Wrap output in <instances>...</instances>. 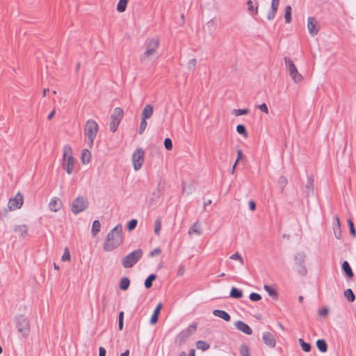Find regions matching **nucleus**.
<instances>
[{
    "instance_id": "obj_28",
    "label": "nucleus",
    "mask_w": 356,
    "mask_h": 356,
    "mask_svg": "<svg viewBox=\"0 0 356 356\" xmlns=\"http://www.w3.org/2000/svg\"><path fill=\"white\" fill-rule=\"evenodd\" d=\"M247 6H248V11L249 13L254 16L256 15H257L258 13V5L257 4V6L254 7V3H253V1H251V0H248L246 3Z\"/></svg>"
},
{
    "instance_id": "obj_36",
    "label": "nucleus",
    "mask_w": 356,
    "mask_h": 356,
    "mask_svg": "<svg viewBox=\"0 0 356 356\" xmlns=\"http://www.w3.org/2000/svg\"><path fill=\"white\" fill-rule=\"evenodd\" d=\"M291 7L286 6L285 7L284 18L286 23H290L291 22Z\"/></svg>"
},
{
    "instance_id": "obj_52",
    "label": "nucleus",
    "mask_w": 356,
    "mask_h": 356,
    "mask_svg": "<svg viewBox=\"0 0 356 356\" xmlns=\"http://www.w3.org/2000/svg\"><path fill=\"white\" fill-rule=\"evenodd\" d=\"M277 11V10L271 8L270 10L268 13L267 19L268 20L273 19L275 18V17Z\"/></svg>"
},
{
    "instance_id": "obj_9",
    "label": "nucleus",
    "mask_w": 356,
    "mask_h": 356,
    "mask_svg": "<svg viewBox=\"0 0 356 356\" xmlns=\"http://www.w3.org/2000/svg\"><path fill=\"white\" fill-rule=\"evenodd\" d=\"M306 254L303 252H297L294 256V261L297 268V271L301 276H305L307 274V269L305 266Z\"/></svg>"
},
{
    "instance_id": "obj_35",
    "label": "nucleus",
    "mask_w": 356,
    "mask_h": 356,
    "mask_svg": "<svg viewBox=\"0 0 356 356\" xmlns=\"http://www.w3.org/2000/svg\"><path fill=\"white\" fill-rule=\"evenodd\" d=\"M209 347V344L204 341H197L196 343V348L203 351L207 350Z\"/></svg>"
},
{
    "instance_id": "obj_18",
    "label": "nucleus",
    "mask_w": 356,
    "mask_h": 356,
    "mask_svg": "<svg viewBox=\"0 0 356 356\" xmlns=\"http://www.w3.org/2000/svg\"><path fill=\"white\" fill-rule=\"evenodd\" d=\"M341 269L343 272L344 275L352 279L354 277L353 271L349 264V263L347 261H343L341 264Z\"/></svg>"
},
{
    "instance_id": "obj_59",
    "label": "nucleus",
    "mask_w": 356,
    "mask_h": 356,
    "mask_svg": "<svg viewBox=\"0 0 356 356\" xmlns=\"http://www.w3.org/2000/svg\"><path fill=\"white\" fill-rule=\"evenodd\" d=\"M106 349L104 347L100 346L99 348V356H106Z\"/></svg>"
},
{
    "instance_id": "obj_11",
    "label": "nucleus",
    "mask_w": 356,
    "mask_h": 356,
    "mask_svg": "<svg viewBox=\"0 0 356 356\" xmlns=\"http://www.w3.org/2000/svg\"><path fill=\"white\" fill-rule=\"evenodd\" d=\"M132 162L135 170L141 168L144 162V151L142 148H137L132 155Z\"/></svg>"
},
{
    "instance_id": "obj_58",
    "label": "nucleus",
    "mask_w": 356,
    "mask_h": 356,
    "mask_svg": "<svg viewBox=\"0 0 356 356\" xmlns=\"http://www.w3.org/2000/svg\"><path fill=\"white\" fill-rule=\"evenodd\" d=\"M243 152L241 149H238L237 150V159L236 160V163H238V161L241 160L242 158H243Z\"/></svg>"
},
{
    "instance_id": "obj_21",
    "label": "nucleus",
    "mask_w": 356,
    "mask_h": 356,
    "mask_svg": "<svg viewBox=\"0 0 356 356\" xmlns=\"http://www.w3.org/2000/svg\"><path fill=\"white\" fill-rule=\"evenodd\" d=\"M213 314L215 316L219 317L225 321H229L231 320L230 315L224 310L214 309L213 311Z\"/></svg>"
},
{
    "instance_id": "obj_49",
    "label": "nucleus",
    "mask_w": 356,
    "mask_h": 356,
    "mask_svg": "<svg viewBox=\"0 0 356 356\" xmlns=\"http://www.w3.org/2000/svg\"><path fill=\"white\" fill-rule=\"evenodd\" d=\"M164 146L167 150H171L172 149V142L170 138H166L164 140Z\"/></svg>"
},
{
    "instance_id": "obj_5",
    "label": "nucleus",
    "mask_w": 356,
    "mask_h": 356,
    "mask_svg": "<svg viewBox=\"0 0 356 356\" xmlns=\"http://www.w3.org/2000/svg\"><path fill=\"white\" fill-rule=\"evenodd\" d=\"M15 321L18 332L20 333L24 338H27L31 331L30 323L28 318L24 315L19 314L15 316Z\"/></svg>"
},
{
    "instance_id": "obj_63",
    "label": "nucleus",
    "mask_w": 356,
    "mask_h": 356,
    "mask_svg": "<svg viewBox=\"0 0 356 356\" xmlns=\"http://www.w3.org/2000/svg\"><path fill=\"white\" fill-rule=\"evenodd\" d=\"M211 204V200H209L208 201L205 202L203 205V210H206V207Z\"/></svg>"
},
{
    "instance_id": "obj_62",
    "label": "nucleus",
    "mask_w": 356,
    "mask_h": 356,
    "mask_svg": "<svg viewBox=\"0 0 356 356\" xmlns=\"http://www.w3.org/2000/svg\"><path fill=\"white\" fill-rule=\"evenodd\" d=\"M55 113H56V111H55V110H53V111H52L49 114V115L47 116V119H48L49 120H51V119H52V118L54 116Z\"/></svg>"
},
{
    "instance_id": "obj_42",
    "label": "nucleus",
    "mask_w": 356,
    "mask_h": 356,
    "mask_svg": "<svg viewBox=\"0 0 356 356\" xmlns=\"http://www.w3.org/2000/svg\"><path fill=\"white\" fill-rule=\"evenodd\" d=\"M197 65V60L195 58L190 59L187 63V67L189 71H194Z\"/></svg>"
},
{
    "instance_id": "obj_24",
    "label": "nucleus",
    "mask_w": 356,
    "mask_h": 356,
    "mask_svg": "<svg viewBox=\"0 0 356 356\" xmlns=\"http://www.w3.org/2000/svg\"><path fill=\"white\" fill-rule=\"evenodd\" d=\"M14 232L18 233L21 237H24L27 234L28 227L26 225L15 226Z\"/></svg>"
},
{
    "instance_id": "obj_61",
    "label": "nucleus",
    "mask_w": 356,
    "mask_h": 356,
    "mask_svg": "<svg viewBox=\"0 0 356 356\" xmlns=\"http://www.w3.org/2000/svg\"><path fill=\"white\" fill-rule=\"evenodd\" d=\"M184 270H185V269H184V266H180L179 267L178 270H177V275H178V276H181V275H184Z\"/></svg>"
},
{
    "instance_id": "obj_64",
    "label": "nucleus",
    "mask_w": 356,
    "mask_h": 356,
    "mask_svg": "<svg viewBox=\"0 0 356 356\" xmlns=\"http://www.w3.org/2000/svg\"><path fill=\"white\" fill-rule=\"evenodd\" d=\"M120 356H129V350H127L125 352L122 353Z\"/></svg>"
},
{
    "instance_id": "obj_44",
    "label": "nucleus",
    "mask_w": 356,
    "mask_h": 356,
    "mask_svg": "<svg viewBox=\"0 0 356 356\" xmlns=\"http://www.w3.org/2000/svg\"><path fill=\"white\" fill-rule=\"evenodd\" d=\"M233 113L236 115V116H239V115H247L249 113V109L248 108H239V109H234L233 111Z\"/></svg>"
},
{
    "instance_id": "obj_37",
    "label": "nucleus",
    "mask_w": 356,
    "mask_h": 356,
    "mask_svg": "<svg viewBox=\"0 0 356 356\" xmlns=\"http://www.w3.org/2000/svg\"><path fill=\"white\" fill-rule=\"evenodd\" d=\"M298 342L302 348V349L305 352H309L311 350L312 346L310 343L305 342L302 339H299Z\"/></svg>"
},
{
    "instance_id": "obj_25",
    "label": "nucleus",
    "mask_w": 356,
    "mask_h": 356,
    "mask_svg": "<svg viewBox=\"0 0 356 356\" xmlns=\"http://www.w3.org/2000/svg\"><path fill=\"white\" fill-rule=\"evenodd\" d=\"M81 159L83 164L89 163L91 159L90 152L87 149H83Z\"/></svg>"
},
{
    "instance_id": "obj_47",
    "label": "nucleus",
    "mask_w": 356,
    "mask_h": 356,
    "mask_svg": "<svg viewBox=\"0 0 356 356\" xmlns=\"http://www.w3.org/2000/svg\"><path fill=\"white\" fill-rule=\"evenodd\" d=\"M62 261H70L71 259V256H70V251L68 250L67 248H65V251H64V253L62 256V258H61Z\"/></svg>"
},
{
    "instance_id": "obj_8",
    "label": "nucleus",
    "mask_w": 356,
    "mask_h": 356,
    "mask_svg": "<svg viewBox=\"0 0 356 356\" xmlns=\"http://www.w3.org/2000/svg\"><path fill=\"white\" fill-rule=\"evenodd\" d=\"M124 115L123 109L120 107L114 108L113 113L111 115V122L109 128L111 131H116Z\"/></svg>"
},
{
    "instance_id": "obj_17",
    "label": "nucleus",
    "mask_w": 356,
    "mask_h": 356,
    "mask_svg": "<svg viewBox=\"0 0 356 356\" xmlns=\"http://www.w3.org/2000/svg\"><path fill=\"white\" fill-rule=\"evenodd\" d=\"M62 206L63 203L61 200L56 197L52 198L49 204V209L54 212L59 211Z\"/></svg>"
},
{
    "instance_id": "obj_15",
    "label": "nucleus",
    "mask_w": 356,
    "mask_h": 356,
    "mask_svg": "<svg viewBox=\"0 0 356 356\" xmlns=\"http://www.w3.org/2000/svg\"><path fill=\"white\" fill-rule=\"evenodd\" d=\"M236 328L245 334L250 335L252 333V328L245 322L237 321L234 323Z\"/></svg>"
},
{
    "instance_id": "obj_33",
    "label": "nucleus",
    "mask_w": 356,
    "mask_h": 356,
    "mask_svg": "<svg viewBox=\"0 0 356 356\" xmlns=\"http://www.w3.org/2000/svg\"><path fill=\"white\" fill-rule=\"evenodd\" d=\"M344 296L346 298L348 302H354L355 300V296L352 289H348L344 291Z\"/></svg>"
},
{
    "instance_id": "obj_26",
    "label": "nucleus",
    "mask_w": 356,
    "mask_h": 356,
    "mask_svg": "<svg viewBox=\"0 0 356 356\" xmlns=\"http://www.w3.org/2000/svg\"><path fill=\"white\" fill-rule=\"evenodd\" d=\"M243 296V291L238 288L233 286L231 289L230 293H229V297L232 298L239 299L242 298Z\"/></svg>"
},
{
    "instance_id": "obj_7",
    "label": "nucleus",
    "mask_w": 356,
    "mask_h": 356,
    "mask_svg": "<svg viewBox=\"0 0 356 356\" xmlns=\"http://www.w3.org/2000/svg\"><path fill=\"white\" fill-rule=\"evenodd\" d=\"M284 60L286 65V67L288 70L289 74L291 76L292 79L296 83L300 82L303 79V77L298 72V69L295 65L293 61L289 57H284Z\"/></svg>"
},
{
    "instance_id": "obj_3",
    "label": "nucleus",
    "mask_w": 356,
    "mask_h": 356,
    "mask_svg": "<svg viewBox=\"0 0 356 356\" xmlns=\"http://www.w3.org/2000/svg\"><path fill=\"white\" fill-rule=\"evenodd\" d=\"M99 130L98 124L93 120H88L86 122L84 134L88 138L87 144L90 147L93 145L94 140Z\"/></svg>"
},
{
    "instance_id": "obj_34",
    "label": "nucleus",
    "mask_w": 356,
    "mask_h": 356,
    "mask_svg": "<svg viewBox=\"0 0 356 356\" xmlns=\"http://www.w3.org/2000/svg\"><path fill=\"white\" fill-rule=\"evenodd\" d=\"M129 0H120L117 5V10L119 13H123L126 10Z\"/></svg>"
},
{
    "instance_id": "obj_13",
    "label": "nucleus",
    "mask_w": 356,
    "mask_h": 356,
    "mask_svg": "<svg viewBox=\"0 0 356 356\" xmlns=\"http://www.w3.org/2000/svg\"><path fill=\"white\" fill-rule=\"evenodd\" d=\"M197 329L196 323H193L188 328L182 330L178 335L179 343L181 344L188 339Z\"/></svg>"
},
{
    "instance_id": "obj_4",
    "label": "nucleus",
    "mask_w": 356,
    "mask_h": 356,
    "mask_svg": "<svg viewBox=\"0 0 356 356\" xmlns=\"http://www.w3.org/2000/svg\"><path fill=\"white\" fill-rule=\"evenodd\" d=\"M63 169L66 171L67 174H72L74 170L75 159L72 156V149L71 147L68 145H65L63 147Z\"/></svg>"
},
{
    "instance_id": "obj_56",
    "label": "nucleus",
    "mask_w": 356,
    "mask_h": 356,
    "mask_svg": "<svg viewBox=\"0 0 356 356\" xmlns=\"http://www.w3.org/2000/svg\"><path fill=\"white\" fill-rule=\"evenodd\" d=\"M280 4V0H272L271 8L277 10Z\"/></svg>"
},
{
    "instance_id": "obj_60",
    "label": "nucleus",
    "mask_w": 356,
    "mask_h": 356,
    "mask_svg": "<svg viewBox=\"0 0 356 356\" xmlns=\"http://www.w3.org/2000/svg\"><path fill=\"white\" fill-rule=\"evenodd\" d=\"M329 312L328 309L327 308H323L322 309L319 310V315L321 316H325L327 315Z\"/></svg>"
},
{
    "instance_id": "obj_39",
    "label": "nucleus",
    "mask_w": 356,
    "mask_h": 356,
    "mask_svg": "<svg viewBox=\"0 0 356 356\" xmlns=\"http://www.w3.org/2000/svg\"><path fill=\"white\" fill-rule=\"evenodd\" d=\"M161 228V220L160 218H158L154 221V233L156 235L159 236L160 234Z\"/></svg>"
},
{
    "instance_id": "obj_10",
    "label": "nucleus",
    "mask_w": 356,
    "mask_h": 356,
    "mask_svg": "<svg viewBox=\"0 0 356 356\" xmlns=\"http://www.w3.org/2000/svg\"><path fill=\"white\" fill-rule=\"evenodd\" d=\"M88 207V202L83 196H78L72 204L71 211L77 215L79 213L85 211Z\"/></svg>"
},
{
    "instance_id": "obj_41",
    "label": "nucleus",
    "mask_w": 356,
    "mask_h": 356,
    "mask_svg": "<svg viewBox=\"0 0 356 356\" xmlns=\"http://www.w3.org/2000/svg\"><path fill=\"white\" fill-rule=\"evenodd\" d=\"M347 222H348V227L350 229V235L353 237H355L356 236V230L355 229L353 221L350 218H348Z\"/></svg>"
},
{
    "instance_id": "obj_22",
    "label": "nucleus",
    "mask_w": 356,
    "mask_h": 356,
    "mask_svg": "<svg viewBox=\"0 0 356 356\" xmlns=\"http://www.w3.org/2000/svg\"><path fill=\"white\" fill-rule=\"evenodd\" d=\"M264 289L273 300H277L278 299V293L274 286L265 284Z\"/></svg>"
},
{
    "instance_id": "obj_23",
    "label": "nucleus",
    "mask_w": 356,
    "mask_h": 356,
    "mask_svg": "<svg viewBox=\"0 0 356 356\" xmlns=\"http://www.w3.org/2000/svg\"><path fill=\"white\" fill-rule=\"evenodd\" d=\"M188 234H196L197 235H200L202 233V231L200 228V225L199 222H195L193 223V225L189 228L188 229Z\"/></svg>"
},
{
    "instance_id": "obj_30",
    "label": "nucleus",
    "mask_w": 356,
    "mask_h": 356,
    "mask_svg": "<svg viewBox=\"0 0 356 356\" xmlns=\"http://www.w3.org/2000/svg\"><path fill=\"white\" fill-rule=\"evenodd\" d=\"M157 276L156 274H150L145 280V287L146 289H150L152 286V282L156 279Z\"/></svg>"
},
{
    "instance_id": "obj_54",
    "label": "nucleus",
    "mask_w": 356,
    "mask_h": 356,
    "mask_svg": "<svg viewBox=\"0 0 356 356\" xmlns=\"http://www.w3.org/2000/svg\"><path fill=\"white\" fill-rule=\"evenodd\" d=\"M334 235H335V237L337 238V239H340L341 238V227H339V229H334Z\"/></svg>"
},
{
    "instance_id": "obj_53",
    "label": "nucleus",
    "mask_w": 356,
    "mask_h": 356,
    "mask_svg": "<svg viewBox=\"0 0 356 356\" xmlns=\"http://www.w3.org/2000/svg\"><path fill=\"white\" fill-rule=\"evenodd\" d=\"M258 108H259L261 111H262V112H264V113H266V114H267V113H268V108L267 105H266L265 103H264V104H261V105L258 106Z\"/></svg>"
},
{
    "instance_id": "obj_46",
    "label": "nucleus",
    "mask_w": 356,
    "mask_h": 356,
    "mask_svg": "<svg viewBox=\"0 0 356 356\" xmlns=\"http://www.w3.org/2000/svg\"><path fill=\"white\" fill-rule=\"evenodd\" d=\"M249 298L252 300V301H254V302H257V301H259L261 299V296L260 294L257 293H251L249 296Z\"/></svg>"
},
{
    "instance_id": "obj_1",
    "label": "nucleus",
    "mask_w": 356,
    "mask_h": 356,
    "mask_svg": "<svg viewBox=\"0 0 356 356\" xmlns=\"http://www.w3.org/2000/svg\"><path fill=\"white\" fill-rule=\"evenodd\" d=\"M122 225L118 224L108 232L103 244L105 252H111L122 244Z\"/></svg>"
},
{
    "instance_id": "obj_19",
    "label": "nucleus",
    "mask_w": 356,
    "mask_h": 356,
    "mask_svg": "<svg viewBox=\"0 0 356 356\" xmlns=\"http://www.w3.org/2000/svg\"><path fill=\"white\" fill-rule=\"evenodd\" d=\"M162 307H163V304L161 302H159L156 305V308L154 309V313L151 316V318L149 321L150 324L154 325L158 322L159 316V314L161 312Z\"/></svg>"
},
{
    "instance_id": "obj_6",
    "label": "nucleus",
    "mask_w": 356,
    "mask_h": 356,
    "mask_svg": "<svg viewBox=\"0 0 356 356\" xmlns=\"http://www.w3.org/2000/svg\"><path fill=\"white\" fill-rule=\"evenodd\" d=\"M143 251L141 249H137L126 255L122 259V264L124 268H130L133 267L143 257Z\"/></svg>"
},
{
    "instance_id": "obj_38",
    "label": "nucleus",
    "mask_w": 356,
    "mask_h": 356,
    "mask_svg": "<svg viewBox=\"0 0 356 356\" xmlns=\"http://www.w3.org/2000/svg\"><path fill=\"white\" fill-rule=\"evenodd\" d=\"M239 350L241 356H250L249 348L246 344H242L240 346Z\"/></svg>"
},
{
    "instance_id": "obj_48",
    "label": "nucleus",
    "mask_w": 356,
    "mask_h": 356,
    "mask_svg": "<svg viewBox=\"0 0 356 356\" xmlns=\"http://www.w3.org/2000/svg\"><path fill=\"white\" fill-rule=\"evenodd\" d=\"M231 259L238 260L241 264H244L243 259L238 252H236L230 256Z\"/></svg>"
},
{
    "instance_id": "obj_2",
    "label": "nucleus",
    "mask_w": 356,
    "mask_h": 356,
    "mask_svg": "<svg viewBox=\"0 0 356 356\" xmlns=\"http://www.w3.org/2000/svg\"><path fill=\"white\" fill-rule=\"evenodd\" d=\"M159 39L157 38H153L147 40L145 44L146 49L140 56V61L142 63H146L147 61L156 54L159 47Z\"/></svg>"
},
{
    "instance_id": "obj_50",
    "label": "nucleus",
    "mask_w": 356,
    "mask_h": 356,
    "mask_svg": "<svg viewBox=\"0 0 356 356\" xmlns=\"http://www.w3.org/2000/svg\"><path fill=\"white\" fill-rule=\"evenodd\" d=\"M306 188H307V190H309L312 192H313V190H314V180H313V179L312 177H308L307 178Z\"/></svg>"
},
{
    "instance_id": "obj_45",
    "label": "nucleus",
    "mask_w": 356,
    "mask_h": 356,
    "mask_svg": "<svg viewBox=\"0 0 356 356\" xmlns=\"http://www.w3.org/2000/svg\"><path fill=\"white\" fill-rule=\"evenodd\" d=\"M147 126V122L146 120L142 119L141 122L140 123V127H139V130H138V134L140 135L143 134V132L145 130Z\"/></svg>"
},
{
    "instance_id": "obj_55",
    "label": "nucleus",
    "mask_w": 356,
    "mask_h": 356,
    "mask_svg": "<svg viewBox=\"0 0 356 356\" xmlns=\"http://www.w3.org/2000/svg\"><path fill=\"white\" fill-rule=\"evenodd\" d=\"M161 252V250L159 248H154L151 252H150V256L151 257H154L156 255H158Z\"/></svg>"
},
{
    "instance_id": "obj_29",
    "label": "nucleus",
    "mask_w": 356,
    "mask_h": 356,
    "mask_svg": "<svg viewBox=\"0 0 356 356\" xmlns=\"http://www.w3.org/2000/svg\"><path fill=\"white\" fill-rule=\"evenodd\" d=\"M277 184L280 188V193H282L288 184V180L284 176H280L277 180Z\"/></svg>"
},
{
    "instance_id": "obj_57",
    "label": "nucleus",
    "mask_w": 356,
    "mask_h": 356,
    "mask_svg": "<svg viewBox=\"0 0 356 356\" xmlns=\"http://www.w3.org/2000/svg\"><path fill=\"white\" fill-rule=\"evenodd\" d=\"M249 209L250 211H254L256 209V203L253 200L249 202Z\"/></svg>"
},
{
    "instance_id": "obj_40",
    "label": "nucleus",
    "mask_w": 356,
    "mask_h": 356,
    "mask_svg": "<svg viewBox=\"0 0 356 356\" xmlns=\"http://www.w3.org/2000/svg\"><path fill=\"white\" fill-rule=\"evenodd\" d=\"M236 131L239 134L243 136L244 137L248 136V132H247L246 128L243 124H238L236 126Z\"/></svg>"
},
{
    "instance_id": "obj_16",
    "label": "nucleus",
    "mask_w": 356,
    "mask_h": 356,
    "mask_svg": "<svg viewBox=\"0 0 356 356\" xmlns=\"http://www.w3.org/2000/svg\"><path fill=\"white\" fill-rule=\"evenodd\" d=\"M317 21L314 17H309L307 22V28L309 32L312 35H316L318 33V29L316 28Z\"/></svg>"
},
{
    "instance_id": "obj_14",
    "label": "nucleus",
    "mask_w": 356,
    "mask_h": 356,
    "mask_svg": "<svg viewBox=\"0 0 356 356\" xmlns=\"http://www.w3.org/2000/svg\"><path fill=\"white\" fill-rule=\"evenodd\" d=\"M264 343L269 348H274L276 345V340L273 334L269 332H265L262 334Z\"/></svg>"
},
{
    "instance_id": "obj_31",
    "label": "nucleus",
    "mask_w": 356,
    "mask_h": 356,
    "mask_svg": "<svg viewBox=\"0 0 356 356\" xmlns=\"http://www.w3.org/2000/svg\"><path fill=\"white\" fill-rule=\"evenodd\" d=\"M130 285V280L127 277L121 279L120 282V288L122 291H126L129 289Z\"/></svg>"
},
{
    "instance_id": "obj_43",
    "label": "nucleus",
    "mask_w": 356,
    "mask_h": 356,
    "mask_svg": "<svg viewBox=\"0 0 356 356\" xmlns=\"http://www.w3.org/2000/svg\"><path fill=\"white\" fill-rule=\"evenodd\" d=\"M137 224L138 220L136 219H131L128 222L127 228L129 231H132L136 227Z\"/></svg>"
},
{
    "instance_id": "obj_20",
    "label": "nucleus",
    "mask_w": 356,
    "mask_h": 356,
    "mask_svg": "<svg viewBox=\"0 0 356 356\" xmlns=\"http://www.w3.org/2000/svg\"><path fill=\"white\" fill-rule=\"evenodd\" d=\"M153 106L151 104L145 105L142 112V119L147 120L150 118L153 114Z\"/></svg>"
},
{
    "instance_id": "obj_12",
    "label": "nucleus",
    "mask_w": 356,
    "mask_h": 356,
    "mask_svg": "<svg viewBox=\"0 0 356 356\" xmlns=\"http://www.w3.org/2000/svg\"><path fill=\"white\" fill-rule=\"evenodd\" d=\"M24 196L22 193H17L16 195L10 198L8 203V207L10 211L20 209L23 205Z\"/></svg>"
},
{
    "instance_id": "obj_32",
    "label": "nucleus",
    "mask_w": 356,
    "mask_h": 356,
    "mask_svg": "<svg viewBox=\"0 0 356 356\" xmlns=\"http://www.w3.org/2000/svg\"><path fill=\"white\" fill-rule=\"evenodd\" d=\"M101 223L98 220H95L92 222L91 233L92 236H95L100 231Z\"/></svg>"
},
{
    "instance_id": "obj_51",
    "label": "nucleus",
    "mask_w": 356,
    "mask_h": 356,
    "mask_svg": "<svg viewBox=\"0 0 356 356\" xmlns=\"http://www.w3.org/2000/svg\"><path fill=\"white\" fill-rule=\"evenodd\" d=\"M123 318H124V312H120L119 314L118 318V328L120 330L123 329Z\"/></svg>"
},
{
    "instance_id": "obj_27",
    "label": "nucleus",
    "mask_w": 356,
    "mask_h": 356,
    "mask_svg": "<svg viewBox=\"0 0 356 356\" xmlns=\"http://www.w3.org/2000/svg\"><path fill=\"white\" fill-rule=\"evenodd\" d=\"M316 345L319 351L322 353H325L327 350V344L324 339H318Z\"/></svg>"
}]
</instances>
